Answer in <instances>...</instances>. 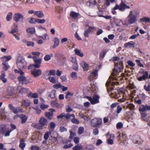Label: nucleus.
<instances>
[{
  "label": "nucleus",
  "instance_id": "f257e3e1",
  "mask_svg": "<svg viewBox=\"0 0 150 150\" xmlns=\"http://www.w3.org/2000/svg\"><path fill=\"white\" fill-rule=\"evenodd\" d=\"M123 61L122 62H114V67L113 70L112 72L111 75L113 77H112V81L111 85L112 86L114 85H118L119 84V83L118 81H114V80H117V79L114 77L116 75H117V74L119 72H121L124 69V66L123 64Z\"/></svg>",
  "mask_w": 150,
  "mask_h": 150
},
{
  "label": "nucleus",
  "instance_id": "f03ea898",
  "mask_svg": "<svg viewBox=\"0 0 150 150\" xmlns=\"http://www.w3.org/2000/svg\"><path fill=\"white\" fill-rule=\"evenodd\" d=\"M139 14V12L137 10L130 11L127 18L128 23L129 24H132L136 23L137 21Z\"/></svg>",
  "mask_w": 150,
  "mask_h": 150
},
{
  "label": "nucleus",
  "instance_id": "7ed1b4c3",
  "mask_svg": "<svg viewBox=\"0 0 150 150\" xmlns=\"http://www.w3.org/2000/svg\"><path fill=\"white\" fill-rule=\"evenodd\" d=\"M39 123H33L32 124L31 126L33 127L36 128L38 129H42L43 127L46 128L47 126L48 121L44 117H42L40 118L39 121Z\"/></svg>",
  "mask_w": 150,
  "mask_h": 150
},
{
  "label": "nucleus",
  "instance_id": "20e7f679",
  "mask_svg": "<svg viewBox=\"0 0 150 150\" xmlns=\"http://www.w3.org/2000/svg\"><path fill=\"white\" fill-rule=\"evenodd\" d=\"M129 6L127 5L122 0L119 5L116 4L115 6V9H118L121 11H124L126 9H129Z\"/></svg>",
  "mask_w": 150,
  "mask_h": 150
},
{
  "label": "nucleus",
  "instance_id": "39448f33",
  "mask_svg": "<svg viewBox=\"0 0 150 150\" xmlns=\"http://www.w3.org/2000/svg\"><path fill=\"white\" fill-rule=\"evenodd\" d=\"M33 60L35 64H30L28 67L29 69L32 68V67L35 68H39L40 66L41 63V59L40 58L38 59L36 57H34Z\"/></svg>",
  "mask_w": 150,
  "mask_h": 150
},
{
  "label": "nucleus",
  "instance_id": "423d86ee",
  "mask_svg": "<svg viewBox=\"0 0 150 150\" xmlns=\"http://www.w3.org/2000/svg\"><path fill=\"white\" fill-rule=\"evenodd\" d=\"M13 19L16 22L19 21L23 22L24 19L23 15L20 13H16L13 15Z\"/></svg>",
  "mask_w": 150,
  "mask_h": 150
},
{
  "label": "nucleus",
  "instance_id": "0eeeda50",
  "mask_svg": "<svg viewBox=\"0 0 150 150\" xmlns=\"http://www.w3.org/2000/svg\"><path fill=\"white\" fill-rule=\"evenodd\" d=\"M102 122L101 119L95 118L91 120V125L93 127L99 128Z\"/></svg>",
  "mask_w": 150,
  "mask_h": 150
},
{
  "label": "nucleus",
  "instance_id": "6e6552de",
  "mask_svg": "<svg viewBox=\"0 0 150 150\" xmlns=\"http://www.w3.org/2000/svg\"><path fill=\"white\" fill-rule=\"evenodd\" d=\"M17 65L18 69H26V63L25 61L22 59L19 60L18 59L17 62Z\"/></svg>",
  "mask_w": 150,
  "mask_h": 150
},
{
  "label": "nucleus",
  "instance_id": "1a4fd4ad",
  "mask_svg": "<svg viewBox=\"0 0 150 150\" xmlns=\"http://www.w3.org/2000/svg\"><path fill=\"white\" fill-rule=\"evenodd\" d=\"M98 70L94 69L90 73L88 77L89 81H93L97 79L98 76Z\"/></svg>",
  "mask_w": 150,
  "mask_h": 150
},
{
  "label": "nucleus",
  "instance_id": "9d476101",
  "mask_svg": "<svg viewBox=\"0 0 150 150\" xmlns=\"http://www.w3.org/2000/svg\"><path fill=\"white\" fill-rule=\"evenodd\" d=\"M86 98L89 100L92 104H95L99 103V97L97 95L95 94L92 98L89 96H87Z\"/></svg>",
  "mask_w": 150,
  "mask_h": 150
},
{
  "label": "nucleus",
  "instance_id": "9b49d317",
  "mask_svg": "<svg viewBox=\"0 0 150 150\" xmlns=\"http://www.w3.org/2000/svg\"><path fill=\"white\" fill-rule=\"evenodd\" d=\"M17 78L19 83L22 84H28L29 83V80L24 75H20Z\"/></svg>",
  "mask_w": 150,
  "mask_h": 150
},
{
  "label": "nucleus",
  "instance_id": "f8f14e48",
  "mask_svg": "<svg viewBox=\"0 0 150 150\" xmlns=\"http://www.w3.org/2000/svg\"><path fill=\"white\" fill-rule=\"evenodd\" d=\"M31 73L34 77H36L41 75L42 71L41 70L34 69L31 71Z\"/></svg>",
  "mask_w": 150,
  "mask_h": 150
},
{
  "label": "nucleus",
  "instance_id": "ddd939ff",
  "mask_svg": "<svg viewBox=\"0 0 150 150\" xmlns=\"http://www.w3.org/2000/svg\"><path fill=\"white\" fill-rule=\"evenodd\" d=\"M50 112H47L45 113V115L48 119L51 120L52 118L53 113V112L55 111L54 109L51 108L49 110Z\"/></svg>",
  "mask_w": 150,
  "mask_h": 150
},
{
  "label": "nucleus",
  "instance_id": "4468645a",
  "mask_svg": "<svg viewBox=\"0 0 150 150\" xmlns=\"http://www.w3.org/2000/svg\"><path fill=\"white\" fill-rule=\"evenodd\" d=\"M110 137L107 139V143L109 144L112 145L113 144V139H114L115 136L114 134H111L110 135Z\"/></svg>",
  "mask_w": 150,
  "mask_h": 150
},
{
  "label": "nucleus",
  "instance_id": "2eb2a0df",
  "mask_svg": "<svg viewBox=\"0 0 150 150\" xmlns=\"http://www.w3.org/2000/svg\"><path fill=\"white\" fill-rule=\"evenodd\" d=\"M145 74L143 75L142 76L139 77L137 78V80L139 81H141L143 80H145L146 78H148V73L147 71H145L143 73Z\"/></svg>",
  "mask_w": 150,
  "mask_h": 150
},
{
  "label": "nucleus",
  "instance_id": "dca6fc26",
  "mask_svg": "<svg viewBox=\"0 0 150 150\" xmlns=\"http://www.w3.org/2000/svg\"><path fill=\"white\" fill-rule=\"evenodd\" d=\"M59 40L58 38H53V41L54 42V44L52 46V47L54 49L59 45Z\"/></svg>",
  "mask_w": 150,
  "mask_h": 150
},
{
  "label": "nucleus",
  "instance_id": "f3484780",
  "mask_svg": "<svg viewBox=\"0 0 150 150\" xmlns=\"http://www.w3.org/2000/svg\"><path fill=\"white\" fill-rule=\"evenodd\" d=\"M6 76L5 73L4 71H2L1 72V75L0 76V79L3 82L5 83L7 81V79L5 78Z\"/></svg>",
  "mask_w": 150,
  "mask_h": 150
},
{
  "label": "nucleus",
  "instance_id": "a211bd4d",
  "mask_svg": "<svg viewBox=\"0 0 150 150\" xmlns=\"http://www.w3.org/2000/svg\"><path fill=\"white\" fill-rule=\"evenodd\" d=\"M91 88H90V90H91L90 91L88 90V92L87 93L88 94V93H91V94H96V88H95V86L93 84H91Z\"/></svg>",
  "mask_w": 150,
  "mask_h": 150
},
{
  "label": "nucleus",
  "instance_id": "6ab92c4d",
  "mask_svg": "<svg viewBox=\"0 0 150 150\" xmlns=\"http://www.w3.org/2000/svg\"><path fill=\"white\" fill-rule=\"evenodd\" d=\"M79 15V13L73 11H72L71 12L69 15L70 17L74 19H76L77 18Z\"/></svg>",
  "mask_w": 150,
  "mask_h": 150
},
{
  "label": "nucleus",
  "instance_id": "aec40b11",
  "mask_svg": "<svg viewBox=\"0 0 150 150\" xmlns=\"http://www.w3.org/2000/svg\"><path fill=\"white\" fill-rule=\"evenodd\" d=\"M136 43L133 41H130L124 44L125 47H127L129 46L130 47H133L134 48L135 47V45Z\"/></svg>",
  "mask_w": 150,
  "mask_h": 150
},
{
  "label": "nucleus",
  "instance_id": "412c9836",
  "mask_svg": "<svg viewBox=\"0 0 150 150\" xmlns=\"http://www.w3.org/2000/svg\"><path fill=\"white\" fill-rule=\"evenodd\" d=\"M34 15L37 16L39 18H42L44 16V14L41 11H37L35 12Z\"/></svg>",
  "mask_w": 150,
  "mask_h": 150
},
{
  "label": "nucleus",
  "instance_id": "4be33fe9",
  "mask_svg": "<svg viewBox=\"0 0 150 150\" xmlns=\"http://www.w3.org/2000/svg\"><path fill=\"white\" fill-rule=\"evenodd\" d=\"M18 88H20L21 89L19 91V93H21V94H26L28 93L29 89L27 88H23L21 86L18 87Z\"/></svg>",
  "mask_w": 150,
  "mask_h": 150
},
{
  "label": "nucleus",
  "instance_id": "5701e85b",
  "mask_svg": "<svg viewBox=\"0 0 150 150\" xmlns=\"http://www.w3.org/2000/svg\"><path fill=\"white\" fill-rule=\"evenodd\" d=\"M111 83V81H107L106 83V88L107 89V90L108 91V93L110 92V91H112L114 90V88H112L110 87H109V86L110 84Z\"/></svg>",
  "mask_w": 150,
  "mask_h": 150
},
{
  "label": "nucleus",
  "instance_id": "b1692460",
  "mask_svg": "<svg viewBox=\"0 0 150 150\" xmlns=\"http://www.w3.org/2000/svg\"><path fill=\"white\" fill-rule=\"evenodd\" d=\"M7 130L6 127L4 125L0 126V133L4 134Z\"/></svg>",
  "mask_w": 150,
  "mask_h": 150
},
{
  "label": "nucleus",
  "instance_id": "393cba45",
  "mask_svg": "<svg viewBox=\"0 0 150 150\" xmlns=\"http://www.w3.org/2000/svg\"><path fill=\"white\" fill-rule=\"evenodd\" d=\"M81 65L82 67L84 70L86 71L88 70V65L85 62H82Z\"/></svg>",
  "mask_w": 150,
  "mask_h": 150
},
{
  "label": "nucleus",
  "instance_id": "a878e982",
  "mask_svg": "<svg viewBox=\"0 0 150 150\" xmlns=\"http://www.w3.org/2000/svg\"><path fill=\"white\" fill-rule=\"evenodd\" d=\"M133 142L135 144H139L140 142V137L139 136H134L133 138Z\"/></svg>",
  "mask_w": 150,
  "mask_h": 150
},
{
  "label": "nucleus",
  "instance_id": "bb28decb",
  "mask_svg": "<svg viewBox=\"0 0 150 150\" xmlns=\"http://www.w3.org/2000/svg\"><path fill=\"white\" fill-rule=\"evenodd\" d=\"M107 52L105 50H103L99 54L100 59H103L106 55Z\"/></svg>",
  "mask_w": 150,
  "mask_h": 150
},
{
  "label": "nucleus",
  "instance_id": "cd10ccee",
  "mask_svg": "<svg viewBox=\"0 0 150 150\" xmlns=\"http://www.w3.org/2000/svg\"><path fill=\"white\" fill-rule=\"evenodd\" d=\"M26 31L28 33L31 34H33L35 32V29L34 27L28 28L27 29Z\"/></svg>",
  "mask_w": 150,
  "mask_h": 150
},
{
  "label": "nucleus",
  "instance_id": "c85d7f7f",
  "mask_svg": "<svg viewBox=\"0 0 150 150\" xmlns=\"http://www.w3.org/2000/svg\"><path fill=\"white\" fill-rule=\"evenodd\" d=\"M75 53L77 55L81 57H83V53L81 52V51L78 49H75L74 50Z\"/></svg>",
  "mask_w": 150,
  "mask_h": 150
},
{
  "label": "nucleus",
  "instance_id": "c756f323",
  "mask_svg": "<svg viewBox=\"0 0 150 150\" xmlns=\"http://www.w3.org/2000/svg\"><path fill=\"white\" fill-rule=\"evenodd\" d=\"M13 13L11 12H9L7 14L6 19L7 21H10L12 17Z\"/></svg>",
  "mask_w": 150,
  "mask_h": 150
},
{
  "label": "nucleus",
  "instance_id": "7c9ffc66",
  "mask_svg": "<svg viewBox=\"0 0 150 150\" xmlns=\"http://www.w3.org/2000/svg\"><path fill=\"white\" fill-rule=\"evenodd\" d=\"M140 21L142 22L150 23V18L147 17H144L140 19Z\"/></svg>",
  "mask_w": 150,
  "mask_h": 150
},
{
  "label": "nucleus",
  "instance_id": "2f4dec72",
  "mask_svg": "<svg viewBox=\"0 0 150 150\" xmlns=\"http://www.w3.org/2000/svg\"><path fill=\"white\" fill-rule=\"evenodd\" d=\"M27 119V117L25 115L22 114L21 117V123L23 124L25 122Z\"/></svg>",
  "mask_w": 150,
  "mask_h": 150
},
{
  "label": "nucleus",
  "instance_id": "473e14b6",
  "mask_svg": "<svg viewBox=\"0 0 150 150\" xmlns=\"http://www.w3.org/2000/svg\"><path fill=\"white\" fill-rule=\"evenodd\" d=\"M22 110V109L21 108L19 107H18L16 108H14L12 111L14 113L16 114L19 112H21Z\"/></svg>",
  "mask_w": 150,
  "mask_h": 150
},
{
  "label": "nucleus",
  "instance_id": "72a5a7b5",
  "mask_svg": "<svg viewBox=\"0 0 150 150\" xmlns=\"http://www.w3.org/2000/svg\"><path fill=\"white\" fill-rule=\"evenodd\" d=\"M112 59L113 62L117 61L118 62H122V61H123V60L121 59L119 57L117 56L113 57L112 58Z\"/></svg>",
  "mask_w": 150,
  "mask_h": 150
},
{
  "label": "nucleus",
  "instance_id": "f704fd0d",
  "mask_svg": "<svg viewBox=\"0 0 150 150\" xmlns=\"http://www.w3.org/2000/svg\"><path fill=\"white\" fill-rule=\"evenodd\" d=\"M29 22L31 24H35L36 23V19L34 18H29L28 19Z\"/></svg>",
  "mask_w": 150,
  "mask_h": 150
},
{
  "label": "nucleus",
  "instance_id": "c9c22d12",
  "mask_svg": "<svg viewBox=\"0 0 150 150\" xmlns=\"http://www.w3.org/2000/svg\"><path fill=\"white\" fill-rule=\"evenodd\" d=\"M48 79L51 83L53 84H55L57 82V80L52 77H49Z\"/></svg>",
  "mask_w": 150,
  "mask_h": 150
},
{
  "label": "nucleus",
  "instance_id": "e433bc0d",
  "mask_svg": "<svg viewBox=\"0 0 150 150\" xmlns=\"http://www.w3.org/2000/svg\"><path fill=\"white\" fill-rule=\"evenodd\" d=\"M24 140L23 139H22L20 141L19 146L21 149H23L25 146V144L24 143Z\"/></svg>",
  "mask_w": 150,
  "mask_h": 150
},
{
  "label": "nucleus",
  "instance_id": "4c0bfd02",
  "mask_svg": "<svg viewBox=\"0 0 150 150\" xmlns=\"http://www.w3.org/2000/svg\"><path fill=\"white\" fill-rule=\"evenodd\" d=\"M53 56L52 54H50V55L47 54L44 57V59L45 61H49L51 59V57H52Z\"/></svg>",
  "mask_w": 150,
  "mask_h": 150
},
{
  "label": "nucleus",
  "instance_id": "58836bf2",
  "mask_svg": "<svg viewBox=\"0 0 150 150\" xmlns=\"http://www.w3.org/2000/svg\"><path fill=\"white\" fill-rule=\"evenodd\" d=\"M2 64L4 65L3 69L5 70H7L10 67L8 63L6 62H3Z\"/></svg>",
  "mask_w": 150,
  "mask_h": 150
},
{
  "label": "nucleus",
  "instance_id": "ea45409f",
  "mask_svg": "<svg viewBox=\"0 0 150 150\" xmlns=\"http://www.w3.org/2000/svg\"><path fill=\"white\" fill-rule=\"evenodd\" d=\"M70 76L74 79H76L77 78V75L76 73L74 72H72L70 75Z\"/></svg>",
  "mask_w": 150,
  "mask_h": 150
},
{
  "label": "nucleus",
  "instance_id": "a19ab883",
  "mask_svg": "<svg viewBox=\"0 0 150 150\" xmlns=\"http://www.w3.org/2000/svg\"><path fill=\"white\" fill-rule=\"evenodd\" d=\"M23 105L25 107L29 106L30 105L29 101L28 100H24L22 103Z\"/></svg>",
  "mask_w": 150,
  "mask_h": 150
},
{
  "label": "nucleus",
  "instance_id": "79ce46f5",
  "mask_svg": "<svg viewBox=\"0 0 150 150\" xmlns=\"http://www.w3.org/2000/svg\"><path fill=\"white\" fill-rule=\"evenodd\" d=\"M71 117H72L73 118L75 117V116L74 114H70L69 113L65 115V117L67 119H69Z\"/></svg>",
  "mask_w": 150,
  "mask_h": 150
},
{
  "label": "nucleus",
  "instance_id": "37998d69",
  "mask_svg": "<svg viewBox=\"0 0 150 150\" xmlns=\"http://www.w3.org/2000/svg\"><path fill=\"white\" fill-rule=\"evenodd\" d=\"M69 132L70 133V135L69 137L70 139H72L76 135V134L75 133L72 132V130H69Z\"/></svg>",
  "mask_w": 150,
  "mask_h": 150
},
{
  "label": "nucleus",
  "instance_id": "c03bdc74",
  "mask_svg": "<svg viewBox=\"0 0 150 150\" xmlns=\"http://www.w3.org/2000/svg\"><path fill=\"white\" fill-rule=\"evenodd\" d=\"M82 148V146L80 144H78L74 146L73 150H80Z\"/></svg>",
  "mask_w": 150,
  "mask_h": 150
},
{
  "label": "nucleus",
  "instance_id": "a18cd8bd",
  "mask_svg": "<svg viewBox=\"0 0 150 150\" xmlns=\"http://www.w3.org/2000/svg\"><path fill=\"white\" fill-rule=\"evenodd\" d=\"M96 28V27L94 26H90L87 30L90 33L91 32H93V30H95Z\"/></svg>",
  "mask_w": 150,
  "mask_h": 150
},
{
  "label": "nucleus",
  "instance_id": "49530a36",
  "mask_svg": "<svg viewBox=\"0 0 150 150\" xmlns=\"http://www.w3.org/2000/svg\"><path fill=\"white\" fill-rule=\"evenodd\" d=\"M51 134V133L49 132H46L44 135V137L45 140H47L48 139L49 135Z\"/></svg>",
  "mask_w": 150,
  "mask_h": 150
},
{
  "label": "nucleus",
  "instance_id": "de8ad7c7",
  "mask_svg": "<svg viewBox=\"0 0 150 150\" xmlns=\"http://www.w3.org/2000/svg\"><path fill=\"white\" fill-rule=\"evenodd\" d=\"M115 0H107L105 1V4L107 6H108L110 4V1L112 3H113Z\"/></svg>",
  "mask_w": 150,
  "mask_h": 150
},
{
  "label": "nucleus",
  "instance_id": "09e8293b",
  "mask_svg": "<svg viewBox=\"0 0 150 150\" xmlns=\"http://www.w3.org/2000/svg\"><path fill=\"white\" fill-rule=\"evenodd\" d=\"M40 37L44 40H46L49 39V35L46 33L44 35L40 36Z\"/></svg>",
  "mask_w": 150,
  "mask_h": 150
},
{
  "label": "nucleus",
  "instance_id": "8fccbe9b",
  "mask_svg": "<svg viewBox=\"0 0 150 150\" xmlns=\"http://www.w3.org/2000/svg\"><path fill=\"white\" fill-rule=\"evenodd\" d=\"M14 72L15 73L19 74L20 75L24 74V73L22 71L21 69H19V70L15 69L14 70Z\"/></svg>",
  "mask_w": 150,
  "mask_h": 150
},
{
  "label": "nucleus",
  "instance_id": "3c124183",
  "mask_svg": "<svg viewBox=\"0 0 150 150\" xmlns=\"http://www.w3.org/2000/svg\"><path fill=\"white\" fill-rule=\"evenodd\" d=\"M61 87L62 85L59 83L56 84H54L53 86V88L56 89H58L59 88H61Z\"/></svg>",
  "mask_w": 150,
  "mask_h": 150
},
{
  "label": "nucleus",
  "instance_id": "603ef678",
  "mask_svg": "<svg viewBox=\"0 0 150 150\" xmlns=\"http://www.w3.org/2000/svg\"><path fill=\"white\" fill-rule=\"evenodd\" d=\"M36 22L39 23H43L45 22V20L44 19H36Z\"/></svg>",
  "mask_w": 150,
  "mask_h": 150
},
{
  "label": "nucleus",
  "instance_id": "864d4df0",
  "mask_svg": "<svg viewBox=\"0 0 150 150\" xmlns=\"http://www.w3.org/2000/svg\"><path fill=\"white\" fill-rule=\"evenodd\" d=\"M135 62L137 63V65L139 66L140 67H144V65L141 63L140 60L138 59H136L135 60Z\"/></svg>",
  "mask_w": 150,
  "mask_h": 150
},
{
  "label": "nucleus",
  "instance_id": "5fc2aeb1",
  "mask_svg": "<svg viewBox=\"0 0 150 150\" xmlns=\"http://www.w3.org/2000/svg\"><path fill=\"white\" fill-rule=\"evenodd\" d=\"M51 104L52 107H57L59 105L56 102L54 101H52L51 102Z\"/></svg>",
  "mask_w": 150,
  "mask_h": 150
},
{
  "label": "nucleus",
  "instance_id": "6e6d98bb",
  "mask_svg": "<svg viewBox=\"0 0 150 150\" xmlns=\"http://www.w3.org/2000/svg\"><path fill=\"white\" fill-rule=\"evenodd\" d=\"M71 122L74 124H78L79 123V121L78 120L76 119L75 117L74 118L71 120Z\"/></svg>",
  "mask_w": 150,
  "mask_h": 150
},
{
  "label": "nucleus",
  "instance_id": "4d7b16f0",
  "mask_svg": "<svg viewBox=\"0 0 150 150\" xmlns=\"http://www.w3.org/2000/svg\"><path fill=\"white\" fill-rule=\"evenodd\" d=\"M123 124L121 122H119L116 125V128L117 129H120L122 128Z\"/></svg>",
  "mask_w": 150,
  "mask_h": 150
},
{
  "label": "nucleus",
  "instance_id": "13d9d810",
  "mask_svg": "<svg viewBox=\"0 0 150 150\" xmlns=\"http://www.w3.org/2000/svg\"><path fill=\"white\" fill-rule=\"evenodd\" d=\"M84 131V128L83 127H80L78 129V133L79 134H81Z\"/></svg>",
  "mask_w": 150,
  "mask_h": 150
},
{
  "label": "nucleus",
  "instance_id": "bf43d9fd",
  "mask_svg": "<svg viewBox=\"0 0 150 150\" xmlns=\"http://www.w3.org/2000/svg\"><path fill=\"white\" fill-rule=\"evenodd\" d=\"M55 70H51L49 71V73L48 74V75L51 76L52 75H54L55 74Z\"/></svg>",
  "mask_w": 150,
  "mask_h": 150
},
{
  "label": "nucleus",
  "instance_id": "052dcab7",
  "mask_svg": "<svg viewBox=\"0 0 150 150\" xmlns=\"http://www.w3.org/2000/svg\"><path fill=\"white\" fill-rule=\"evenodd\" d=\"M18 27L17 26H16V27H15L14 28H13L11 30V33L13 34H15L14 33H16L17 32H18Z\"/></svg>",
  "mask_w": 150,
  "mask_h": 150
},
{
  "label": "nucleus",
  "instance_id": "680f3d73",
  "mask_svg": "<svg viewBox=\"0 0 150 150\" xmlns=\"http://www.w3.org/2000/svg\"><path fill=\"white\" fill-rule=\"evenodd\" d=\"M127 63L129 66L131 67H134L135 65V64L130 60L127 61Z\"/></svg>",
  "mask_w": 150,
  "mask_h": 150
},
{
  "label": "nucleus",
  "instance_id": "e2e57ef3",
  "mask_svg": "<svg viewBox=\"0 0 150 150\" xmlns=\"http://www.w3.org/2000/svg\"><path fill=\"white\" fill-rule=\"evenodd\" d=\"M3 59H5L6 61H8L11 59V56H4L2 57Z\"/></svg>",
  "mask_w": 150,
  "mask_h": 150
},
{
  "label": "nucleus",
  "instance_id": "0e129e2a",
  "mask_svg": "<svg viewBox=\"0 0 150 150\" xmlns=\"http://www.w3.org/2000/svg\"><path fill=\"white\" fill-rule=\"evenodd\" d=\"M66 111L67 112H70L72 110V109L69 105L66 106Z\"/></svg>",
  "mask_w": 150,
  "mask_h": 150
},
{
  "label": "nucleus",
  "instance_id": "69168bd1",
  "mask_svg": "<svg viewBox=\"0 0 150 150\" xmlns=\"http://www.w3.org/2000/svg\"><path fill=\"white\" fill-rule=\"evenodd\" d=\"M145 105H142L139 108V111L143 112L146 111Z\"/></svg>",
  "mask_w": 150,
  "mask_h": 150
},
{
  "label": "nucleus",
  "instance_id": "338daca9",
  "mask_svg": "<svg viewBox=\"0 0 150 150\" xmlns=\"http://www.w3.org/2000/svg\"><path fill=\"white\" fill-rule=\"evenodd\" d=\"M55 124L53 122H51L50 123V127L51 129H54L55 127Z\"/></svg>",
  "mask_w": 150,
  "mask_h": 150
},
{
  "label": "nucleus",
  "instance_id": "774afa93",
  "mask_svg": "<svg viewBox=\"0 0 150 150\" xmlns=\"http://www.w3.org/2000/svg\"><path fill=\"white\" fill-rule=\"evenodd\" d=\"M31 150H40V148L39 147L34 146H32L31 147Z\"/></svg>",
  "mask_w": 150,
  "mask_h": 150
}]
</instances>
